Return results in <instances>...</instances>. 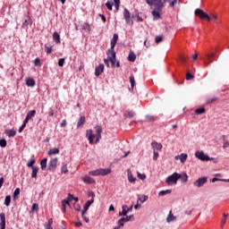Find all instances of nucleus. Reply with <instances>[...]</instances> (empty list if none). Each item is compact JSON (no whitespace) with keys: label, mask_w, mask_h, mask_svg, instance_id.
I'll use <instances>...</instances> for the list:
<instances>
[{"label":"nucleus","mask_w":229,"mask_h":229,"mask_svg":"<svg viewBox=\"0 0 229 229\" xmlns=\"http://www.w3.org/2000/svg\"><path fill=\"white\" fill-rule=\"evenodd\" d=\"M148 6H154V10L151 12L154 21H158L162 17V10L165 6V3L169 0H145Z\"/></svg>","instance_id":"1"},{"label":"nucleus","mask_w":229,"mask_h":229,"mask_svg":"<svg viewBox=\"0 0 229 229\" xmlns=\"http://www.w3.org/2000/svg\"><path fill=\"white\" fill-rule=\"evenodd\" d=\"M94 128L96 131L95 135L92 130L89 129L86 131V137L89 144H92V142H94V139L95 144H98V142H99V140L101 139V133H103V127H101V125H96Z\"/></svg>","instance_id":"2"},{"label":"nucleus","mask_w":229,"mask_h":229,"mask_svg":"<svg viewBox=\"0 0 229 229\" xmlns=\"http://www.w3.org/2000/svg\"><path fill=\"white\" fill-rule=\"evenodd\" d=\"M112 173V169L110 168H99L97 170L89 171V176H106V174H110Z\"/></svg>","instance_id":"3"},{"label":"nucleus","mask_w":229,"mask_h":229,"mask_svg":"<svg viewBox=\"0 0 229 229\" xmlns=\"http://www.w3.org/2000/svg\"><path fill=\"white\" fill-rule=\"evenodd\" d=\"M107 56H110V62L112 67H121L119 61L115 59L116 54L115 51L106 52Z\"/></svg>","instance_id":"4"},{"label":"nucleus","mask_w":229,"mask_h":229,"mask_svg":"<svg viewBox=\"0 0 229 229\" xmlns=\"http://www.w3.org/2000/svg\"><path fill=\"white\" fill-rule=\"evenodd\" d=\"M195 157L198 158V160H201V162H208L212 160L210 157L205 154V152L201 150H198L195 152Z\"/></svg>","instance_id":"5"},{"label":"nucleus","mask_w":229,"mask_h":229,"mask_svg":"<svg viewBox=\"0 0 229 229\" xmlns=\"http://www.w3.org/2000/svg\"><path fill=\"white\" fill-rule=\"evenodd\" d=\"M178 173H174L165 179L167 185H176L178 183Z\"/></svg>","instance_id":"6"},{"label":"nucleus","mask_w":229,"mask_h":229,"mask_svg":"<svg viewBox=\"0 0 229 229\" xmlns=\"http://www.w3.org/2000/svg\"><path fill=\"white\" fill-rule=\"evenodd\" d=\"M194 13L195 15H197V17H199V19L206 20L208 22H210V16L207 13H205L203 10L199 8L195 9Z\"/></svg>","instance_id":"7"},{"label":"nucleus","mask_w":229,"mask_h":229,"mask_svg":"<svg viewBox=\"0 0 229 229\" xmlns=\"http://www.w3.org/2000/svg\"><path fill=\"white\" fill-rule=\"evenodd\" d=\"M214 58H216V53L206 54V57L204 59V65L208 66L214 62Z\"/></svg>","instance_id":"8"},{"label":"nucleus","mask_w":229,"mask_h":229,"mask_svg":"<svg viewBox=\"0 0 229 229\" xmlns=\"http://www.w3.org/2000/svg\"><path fill=\"white\" fill-rule=\"evenodd\" d=\"M131 14L130 13V11H128V9L123 10V18L125 19L126 24H129L130 26H131V24H133V20H131Z\"/></svg>","instance_id":"9"},{"label":"nucleus","mask_w":229,"mask_h":229,"mask_svg":"<svg viewBox=\"0 0 229 229\" xmlns=\"http://www.w3.org/2000/svg\"><path fill=\"white\" fill-rule=\"evenodd\" d=\"M119 40V35L114 34L113 38L111 39V47L107 50V53H112L114 48L115 47V44H117V41Z\"/></svg>","instance_id":"10"},{"label":"nucleus","mask_w":229,"mask_h":229,"mask_svg":"<svg viewBox=\"0 0 229 229\" xmlns=\"http://www.w3.org/2000/svg\"><path fill=\"white\" fill-rule=\"evenodd\" d=\"M56 164H58V158H52L48 163V171H55L56 169Z\"/></svg>","instance_id":"11"},{"label":"nucleus","mask_w":229,"mask_h":229,"mask_svg":"<svg viewBox=\"0 0 229 229\" xmlns=\"http://www.w3.org/2000/svg\"><path fill=\"white\" fill-rule=\"evenodd\" d=\"M208 179L207 177H200L197 181L194 182L195 187H203L205 183H207Z\"/></svg>","instance_id":"12"},{"label":"nucleus","mask_w":229,"mask_h":229,"mask_svg":"<svg viewBox=\"0 0 229 229\" xmlns=\"http://www.w3.org/2000/svg\"><path fill=\"white\" fill-rule=\"evenodd\" d=\"M105 72V65L104 64H99L95 68V76H101L103 72Z\"/></svg>","instance_id":"13"},{"label":"nucleus","mask_w":229,"mask_h":229,"mask_svg":"<svg viewBox=\"0 0 229 229\" xmlns=\"http://www.w3.org/2000/svg\"><path fill=\"white\" fill-rule=\"evenodd\" d=\"M0 229L6 228V216L4 213H0Z\"/></svg>","instance_id":"14"},{"label":"nucleus","mask_w":229,"mask_h":229,"mask_svg":"<svg viewBox=\"0 0 229 229\" xmlns=\"http://www.w3.org/2000/svg\"><path fill=\"white\" fill-rule=\"evenodd\" d=\"M82 182L84 183H88L89 185H92V183H96V180H94L92 177L89 175H85L81 178Z\"/></svg>","instance_id":"15"},{"label":"nucleus","mask_w":229,"mask_h":229,"mask_svg":"<svg viewBox=\"0 0 229 229\" xmlns=\"http://www.w3.org/2000/svg\"><path fill=\"white\" fill-rule=\"evenodd\" d=\"M122 208H123L122 212L119 213L120 216H127L128 212H130L133 208V206H131V208H128V206L124 205L123 206Z\"/></svg>","instance_id":"16"},{"label":"nucleus","mask_w":229,"mask_h":229,"mask_svg":"<svg viewBox=\"0 0 229 229\" xmlns=\"http://www.w3.org/2000/svg\"><path fill=\"white\" fill-rule=\"evenodd\" d=\"M5 135H7V137L12 138V137H15V135H17V131H15V129H6L4 131Z\"/></svg>","instance_id":"17"},{"label":"nucleus","mask_w":229,"mask_h":229,"mask_svg":"<svg viewBox=\"0 0 229 229\" xmlns=\"http://www.w3.org/2000/svg\"><path fill=\"white\" fill-rule=\"evenodd\" d=\"M178 180H181V182L182 183H187L188 180H189V176H187V174L182 173V174H177Z\"/></svg>","instance_id":"18"},{"label":"nucleus","mask_w":229,"mask_h":229,"mask_svg":"<svg viewBox=\"0 0 229 229\" xmlns=\"http://www.w3.org/2000/svg\"><path fill=\"white\" fill-rule=\"evenodd\" d=\"M187 157H188L187 154L182 153V154H181L179 156H176L175 157V160H180L181 164H185V162L187 161Z\"/></svg>","instance_id":"19"},{"label":"nucleus","mask_w":229,"mask_h":229,"mask_svg":"<svg viewBox=\"0 0 229 229\" xmlns=\"http://www.w3.org/2000/svg\"><path fill=\"white\" fill-rule=\"evenodd\" d=\"M92 203H94V199H89L85 203V205L83 207V210H82L83 214H87V210H89V208H90V205H92Z\"/></svg>","instance_id":"20"},{"label":"nucleus","mask_w":229,"mask_h":229,"mask_svg":"<svg viewBox=\"0 0 229 229\" xmlns=\"http://www.w3.org/2000/svg\"><path fill=\"white\" fill-rule=\"evenodd\" d=\"M151 146H152L153 149H155V151H157H157H160L163 148L161 143H158L157 141H152Z\"/></svg>","instance_id":"21"},{"label":"nucleus","mask_w":229,"mask_h":229,"mask_svg":"<svg viewBox=\"0 0 229 229\" xmlns=\"http://www.w3.org/2000/svg\"><path fill=\"white\" fill-rule=\"evenodd\" d=\"M25 83H26L27 87H35V79L27 78L25 80Z\"/></svg>","instance_id":"22"},{"label":"nucleus","mask_w":229,"mask_h":229,"mask_svg":"<svg viewBox=\"0 0 229 229\" xmlns=\"http://www.w3.org/2000/svg\"><path fill=\"white\" fill-rule=\"evenodd\" d=\"M60 153V149L54 148H50L47 152L48 157H52V155H58Z\"/></svg>","instance_id":"23"},{"label":"nucleus","mask_w":229,"mask_h":229,"mask_svg":"<svg viewBox=\"0 0 229 229\" xmlns=\"http://www.w3.org/2000/svg\"><path fill=\"white\" fill-rule=\"evenodd\" d=\"M128 60L129 62H135V60H137V55H135L133 51H130L128 55Z\"/></svg>","instance_id":"24"},{"label":"nucleus","mask_w":229,"mask_h":229,"mask_svg":"<svg viewBox=\"0 0 229 229\" xmlns=\"http://www.w3.org/2000/svg\"><path fill=\"white\" fill-rule=\"evenodd\" d=\"M127 174H128V180L130 183H133L137 178L133 177V174H131V170L128 169L127 170Z\"/></svg>","instance_id":"25"},{"label":"nucleus","mask_w":229,"mask_h":229,"mask_svg":"<svg viewBox=\"0 0 229 229\" xmlns=\"http://www.w3.org/2000/svg\"><path fill=\"white\" fill-rule=\"evenodd\" d=\"M53 40L55 42V44H60V34H58V32H54Z\"/></svg>","instance_id":"26"},{"label":"nucleus","mask_w":229,"mask_h":229,"mask_svg":"<svg viewBox=\"0 0 229 229\" xmlns=\"http://www.w3.org/2000/svg\"><path fill=\"white\" fill-rule=\"evenodd\" d=\"M174 219H176V216H174V215H173V211H170L168 216L166 217V223H171V222L174 221Z\"/></svg>","instance_id":"27"},{"label":"nucleus","mask_w":229,"mask_h":229,"mask_svg":"<svg viewBox=\"0 0 229 229\" xmlns=\"http://www.w3.org/2000/svg\"><path fill=\"white\" fill-rule=\"evenodd\" d=\"M145 119L148 121V123H155V121H157V117H155L151 114H147L145 116Z\"/></svg>","instance_id":"28"},{"label":"nucleus","mask_w":229,"mask_h":229,"mask_svg":"<svg viewBox=\"0 0 229 229\" xmlns=\"http://www.w3.org/2000/svg\"><path fill=\"white\" fill-rule=\"evenodd\" d=\"M42 171H46V167H47V158H44L40 162Z\"/></svg>","instance_id":"29"},{"label":"nucleus","mask_w":229,"mask_h":229,"mask_svg":"<svg viewBox=\"0 0 229 229\" xmlns=\"http://www.w3.org/2000/svg\"><path fill=\"white\" fill-rule=\"evenodd\" d=\"M85 116H81L79 119V122L77 123V128H80L81 126H83L85 124Z\"/></svg>","instance_id":"30"},{"label":"nucleus","mask_w":229,"mask_h":229,"mask_svg":"<svg viewBox=\"0 0 229 229\" xmlns=\"http://www.w3.org/2000/svg\"><path fill=\"white\" fill-rule=\"evenodd\" d=\"M36 114H37V111H35V110H30V111H29V112L27 113L26 117H27L28 119H31L32 117H35Z\"/></svg>","instance_id":"31"},{"label":"nucleus","mask_w":229,"mask_h":229,"mask_svg":"<svg viewBox=\"0 0 229 229\" xmlns=\"http://www.w3.org/2000/svg\"><path fill=\"white\" fill-rule=\"evenodd\" d=\"M38 173V167L32 166L31 178H37V174Z\"/></svg>","instance_id":"32"},{"label":"nucleus","mask_w":229,"mask_h":229,"mask_svg":"<svg viewBox=\"0 0 229 229\" xmlns=\"http://www.w3.org/2000/svg\"><path fill=\"white\" fill-rule=\"evenodd\" d=\"M138 201H140V203H144L148 201V195H143V196H138Z\"/></svg>","instance_id":"33"},{"label":"nucleus","mask_w":229,"mask_h":229,"mask_svg":"<svg viewBox=\"0 0 229 229\" xmlns=\"http://www.w3.org/2000/svg\"><path fill=\"white\" fill-rule=\"evenodd\" d=\"M12 202V197L10 195H7L4 199V205L6 207H10V203Z\"/></svg>","instance_id":"34"},{"label":"nucleus","mask_w":229,"mask_h":229,"mask_svg":"<svg viewBox=\"0 0 229 229\" xmlns=\"http://www.w3.org/2000/svg\"><path fill=\"white\" fill-rule=\"evenodd\" d=\"M197 115H201V114H205V107H199L195 110Z\"/></svg>","instance_id":"35"},{"label":"nucleus","mask_w":229,"mask_h":229,"mask_svg":"<svg viewBox=\"0 0 229 229\" xmlns=\"http://www.w3.org/2000/svg\"><path fill=\"white\" fill-rule=\"evenodd\" d=\"M82 29L87 31V33H90V25L89 23H84L82 25Z\"/></svg>","instance_id":"36"},{"label":"nucleus","mask_w":229,"mask_h":229,"mask_svg":"<svg viewBox=\"0 0 229 229\" xmlns=\"http://www.w3.org/2000/svg\"><path fill=\"white\" fill-rule=\"evenodd\" d=\"M45 51L47 53V55H50V53L53 51V48L50 45H45Z\"/></svg>","instance_id":"37"},{"label":"nucleus","mask_w":229,"mask_h":229,"mask_svg":"<svg viewBox=\"0 0 229 229\" xmlns=\"http://www.w3.org/2000/svg\"><path fill=\"white\" fill-rule=\"evenodd\" d=\"M130 83H131V89L133 90V87H135V77L131 76L130 77Z\"/></svg>","instance_id":"38"},{"label":"nucleus","mask_w":229,"mask_h":229,"mask_svg":"<svg viewBox=\"0 0 229 229\" xmlns=\"http://www.w3.org/2000/svg\"><path fill=\"white\" fill-rule=\"evenodd\" d=\"M215 101H217V97H213L211 98H208L207 100V105H212V103H214Z\"/></svg>","instance_id":"39"},{"label":"nucleus","mask_w":229,"mask_h":229,"mask_svg":"<svg viewBox=\"0 0 229 229\" xmlns=\"http://www.w3.org/2000/svg\"><path fill=\"white\" fill-rule=\"evenodd\" d=\"M186 80H187L188 81H191V80H194V75H192V73H191V72H188L186 73Z\"/></svg>","instance_id":"40"},{"label":"nucleus","mask_w":229,"mask_h":229,"mask_svg":"<svg viewBox=\"0 0 229 229\" xmlns=\"http://www.w3.org/2000/svg\"><path fill=\"white\" fill-rule=\"evenodd\" d=\"M159 196H165L166 194H171V190H166V191H159Z\"/></svg>","instance_id":"41"},{"label":"nucleus","mask_w":229,"mask_h":229,"mask_svg":"<svg viewBox=\"0 0 229 229\" xmlns=\"http://www.w3.org/2000/svg\"><path fill=\"white\" fill-rule=\"evenodd\" d=\"M123 219V222L128 223L129 221H131L133 219V215L127 216L126 217H122Z\"/></svg>","instance_id":"42"},{"label":"nucleus","mask_w":229,"mask_h":229,"mask_svg":"<svg viewBox=\"0 0 229 229\" xmlns=\"http://www.w3.org/2000/svg\"><path fill=\"white\" fill-rule=\"evenodd\" d=\"M125 115H126L127 117H129V119H131V117H135V112H133V111H129V112H127V114H125Z\"/></svg>","instance_id":"43"},{"label":"nucleus","mask_w":229,"mask_h":229,"mask_svg":"<svg viewBox=\"0 0 229 229\" xmlns=\"http://www.w3.org/2000/svg\"><path fill=\"white\" fill-rule=\"evenodd\" d=\"M106 6L107 10H109L110 12H112V6H114V3H112V2H106Z\"/></svg>","instance_id":"44"},{"label":"nucleus","mask_w":229,"mask_h":229,"mask_svg":"<svg viewBox=\"0 0 229 229\" xmlns=\"http://www.w3.org/2000/svg\"><path fill=\"white\" fill-rule=\"evenodd\" d=\"M114 2L115 10L118 11L119 10V6L121 4V0H114Z\"/></svg>","instance_id":"45"},{"label":"nucleus","mask_w":229,"mask_h":229,"mask_svg":"<svg viewBox=\"0 0 229 229\" xmlns=\"http://www.w3.org/2000/svg\"><path fill=\"white\" fill-rule=\"evenodd\" d=\"M81 217L85 221V223H90V220L85 216V213H83V211H81Z\"/></svg>","instance_id":"46"},{"label":"nucleus","mask_w":229,"mask_h":229,"mask_svg":"<svg viewBox=\"0 0 229 229\" xmlns=\"http://www.w3.org/2000/svg\"><path fill=\"white\" fill-rule=\"evenodd\" d=\"M110 56L111 55H109L107 58L104 59V63L106 64V67H110Z\"/></svg>","instance_id":"47"},{"label":"nucleus","mask_w":229,"mask_h":229,"mask_svg":"<svg viewBox=\"0 0 229 229\" xmlns=\"http://www.w3.org/2000/svg\"><path fill=\"white\" fill-rule=\"evenodd\" d=\"M62 173H64V174L69 173V170L67 169V165H64L61 168Z\"/></svg>","instance_id":"48"},{"label":"nucleus","mask_w":229,"mask_h":229,"mask_svg":"<svg viewBox=\"0 0 229 229\" xmlns=\"http://www.w3.org/2000/svg\"><path fill=\"white\" fill-rule=\"evenodd\" d=\"M153 160H155V161H157V160H158V151H157V150H155L154 149V151H153Z\"/></svg>","instance_id":"49"},{"label":"nucleus","mask_w":229,"mask_h":229,"mask_svg":"<svg viewBox=\"0 0 229 229\" xmlns=\"http://www.w3.org/2000/svg\"><path fill=\"white\" fill-rule=\"evenodd\" d=\"M64 64H65V59L64 58H60L59 61H58L59 67H64Z\"/></svg>","instance_id":"50"},{"label":"nucleus","mask_w":229,"mask_h":229,"mask_svg":"<svg viewBox=\"0 0 229 229\" xmlns=\"http://www.w3.org/2000/svg\"><path fill=\"white\" fill-rule=\"evenodd\" d=\"M21 194V189L16 188L15 191H13V198H16V196H19Z\"/></svg>","instance_id":"51"},{"label":"nucleus","mask_w":229,"mask_h":229,"mask_svg":"<svg viewBox=\"0 0 229 229\" xmlns=\"http://www.w3.org/2000/svg\"><path fill=\"white\" fill-rule=\"evenodd\" d=\"M124 223H126L123 218L122 217L121 219L118 220V226L121 228V226H124Z\"/></svg>","instance_id":"52"},{"label":"nucleus","mask_w":229,"mask_h":229,"mask_svg":"<svg viewBox=\"0 0 229 229\" xmlns=\"http://www.w3.org/2000/svg\"><path fill=\"white\" fill-rule=\"evenodd\" d=\"M0 146L1 148H6V140L4 139L0 140Z\"/></svg>","instance_id":"53"},{"label":"nucleus","mask_w":229,"mask_h":229,"mask_svg":"<svg viewBox=\"0 0 229 229\" xmlns=\"http://www.w3.org/2000/svg\"><path fill=\"white\" fill-rule=\"evenodd\" d=\"M31 210L32 212H35V211L37 212V210H38V204L34 203L31 207Z\"/></svg>","instance_id":"54"},{"label":"nucleus","mask_w":229,"mask_h":229,"mask_svg":"<svg viewBox=\"0 0 229 229\" xmlns=\"http://www.w3.org/2000/svg\"><path fill=\"white\" fill-rule=\"evenodd\" d=\"M162 36H157L155 39L156 44H160V42H162Z\"/></svg>","instance_id":"55"},{"label":"nucleus","mask_w":229,"mask_h":229,"mask_svg":"<svg viewBox=\"0 0 229 229\" xmlns=\"http://www.w3.org/2000/svg\"><path fill=\"white\" fill-rule=\"evenodd\" d=\"M179 60L182 62V64H185L187 62V57L180 55Z\"/></svg>","instance_id":"56"},{"label":"nucleus","mask_w":229,"mask_h":229,"mask_svg":"<svg viewBox=\"0 0 229 229\" xmlns=\"http://www.w3.org/2000/svg\"><path fill=\"white\" fill-rule=\"evenodd\" d=\"M35 164V159H31L28 164L27 167H31L33 168V165Z\"/></svg>","instance_id":"57"},{"label":"nucleus","mask_w":229,"mask_h":229,"mask_svg":"<svg viewBox=\"0 0 229 229\" xmlns=\"http://www.w3.org/2000/svg\"><path fill=\"white\" fill-rule=\"evenodd\" d=\"M138 174V178H140V180H146V174H142L140 173H137Z\"/></svg>","instance_id":"58"},{"label":"nucleus","mask_w":229,"mask_h":229,"mask_svg":"<svg viewBox=\"0 0 229 229\" xmlns=\"http://www.w3.org/2000/svg\"><path fill=\"white\" fill-rule=\"evenodd\" d=\"M34 65H35L36 67H38V65H40V58H36V59L34 60Z\"/></svg>","instance_id":"59"},{"label":"nucleus","mask_w":229,"mask_h":229,"mask_svg":"<svg viewBox=\"0 0 229 229\" xmlns=\"http://www.w3.org/2000/svg\"><path fill=\"white\" fill-rule=\"evenodd\" d=\"M170 6H176V3H178V0H173L170 2V0L168 1Z\"/></svg>","instance_id":"60"},{"label":"nucleus","mask_w":229,"mask_h":229,"mask_svg":"<svg viewBox=\"0 0 229 229\" xmlns=\"http://www.w3.org/2000/svg\"><path fill=\"white\" fill-rule=\"evenodd\" d=\"M24 128H26V124L22 123L21 126L19 128V133H21L23 131Z\"/></svg>","instance_id":"61"},{"label":"nucleus","mask_w":229,"mask_h":229,"mask_svg":"<svg viewBox=\"0 0 229 229\" xmlns=\"http://www.w3.org/2000/svg\"><path fill=\"white\" fill-rule=\"evenodd\" d=\"M69 201H70V200H68V199H64V200L62 201V205L65 207V205H69Z\"/></svg>","instance_id":"62"},{"label":"nucleus","mask_w":229,"mask_h":229,"mask_svg":"<svg viewBox=\"0 0 229 229\" xmlns=\"http://www.w3.org/2000/svg\"><path fill=\"white\" fill-rule=\"evenodd\" d=\"M223 148H229V141H225L223 144Z\"/></svg>","instance_id":"63"},{"label":"nucleus","mask_w":229,"mask_h":229,"mask_svg":"<svg viewBox=\"0 0 229 229\" xmlns=\"http://www.w3.org/2000/svg\"><path fill=\"white\" fill-rule=\"evenodd\" d=\"M144 46H145L146 47H149L151 46V44L149 43V41L145 40V41H144Z\"/></svg>","instance_id":"64"}]
</instances>
